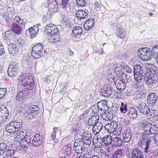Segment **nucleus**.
<instances>
[{
  "label": "nucleus",
  "mask_w": 158,
  "mask_h": 158,
  "mask_svg": "<svg viewBox=\"0 0 158 158\" xmlns=\"http://www.w3.org/2000/svg\"><path fill=\"white\" fill-rule=\"evenodd\" d=\"M152 53L150 49L146 47L140 48L137 53L140 59L144 61L149 60L153 57Z\"/></svg>",
  "instance_id": "f257e3e1"
},
{
  "label": "nucleus",
  "mask_w": 158,
  "mask_h": 158,
  "mask_svg": "<svg viewBox=\"0 0 158 158\" xmlns=\"http://www.w3.org/2000/svg\"><path fill=\"white\" fill-rule=\"evenodd\" d=\"M22 122L13 121L7 124L5 129L7 132L11 134H13L18 132L22 127Z\"/></svg>",
  "instance_id": "f03ea898"
},
{
  "label": "nucleus",
  "mask_w": 158,
  "mask_h": 158,
  "mask_svg": "<svg viewBox=\"0 0 158 158\" xmlns=\"http://www.w3.org/2000/svg\"><path fill=\"white\" fill-rule=\"evenodd\" d=\"M45 33L49 37H54L59 34V31L56 26L52 24H47L44 28Z\"/></svg>",
  "instance_id": "7ed1b4c3"
},
{
  "label": "nucleus",
  "mask_w": 158,
  "mask_h": 158,
  "mask_svg": "<svg viewBox=\"0 0 158 158\" xmlns=\"http://www.w3.org/2000/svg\"><path fill=\"white\" fill-rule=\"evenodd\" d=\"M134 76L137 82H140L143 80L144 71L143 66L141 64H136L133 66Z\"/></svg>",
  "instance_id": "20e7f679"
},
{
  "label": "nucleus",
  "mask_w": 158,
  "mask_h": 158,
  "mask_svg": "<svg viewBox=\"0 0 158 158\" xmlns=\"http://www.w3.org/2000/svg\"><path fill=\"white\" fill-rule=\"evenodd\" d=\"M40 112L39 106L34 105L30 106L24 115L26 117H28L31 119L37 117Z\"/></svg>",
  "instance_id": "39448f33"
},
{
  "label": "nucleus",
  "mask_w": 158,
  "mask_h": 158,
  "mask_svg": "<svg viewBox=\"0 0 158 158\" xmlns=\"http://www.w3.org/2000/svg\"><path fill=\"white\" fill-rule=\"evenodd\" d=\"M107 108V101H102L99 102L98 103L97 105H94L91 107L92 110L95 114L98 113L99 110L101 111H105Z\"/></svg>",
  "instance_id": "423d86ee"
},
{
  "label": "nucleus",
  "mask_w": 158,
  "mask_h": 158,
  "mask_svg": "<svg viewBox=\"0 0 158 158\" xmlns=\"http://www.w3.org/2000/svg\"><path fill=\"white\" fill-rule=\"evenodd\" d=\"M22 82H24L23 86L26 87L27 89L30 90L34 88L35 83L31 75L25 77L22 80Z\"/></svg>",
  "instance_id": "0eeeda50"
},
{
  "label": "nucleus",
  "mask_w": 158,
  "mask_h": 158,
  "mask_svg": "<svg viewBox=\"0 0 158 158\" xmlns=\"http://www.w3.org/2000/svg\"><path fill=\"white\" fill-rule=\"evenodd\" d=\"M138 109L141 113L144 115L146 114L148 115L150 112V110L148 106L144 102H141L138 104Z\"/></svg>",
  "instance_id": "6e6552de"
},
{
  "label": "nucleus",
  "mask_w": 158,
  "mask_h": 158,
  "mask_svg": "<svg viewBox=\"0 0 158 158\" xmlns=\"http://www.w3.org/2000/svg\"><path fill=\"white\" fill-rule=\"evenodd\" d=\"M25 23H23L20 24L15 23V22H13L11 23L12 30L15 34L19 35L21 33L24 26Z\"/></svg>",
  "instance_id": "1a4fd4ad"
},
{
  "label": "nucleus",
  "mask_w": 158,
  "mask_h": 158,
  "mask_svg": "<svg viewBox=\"0 0 158 158\" xmlns=\"http://www.w3.org/2000/svg\"><path fill=\"white\" fill-rule=\"evenodd\" d=\"M118 127V124L116 121H112L110 123L107 124L105 126V128L108 132L113 133L115 131Z\"/></svg>",
  "instance_id": "9d476101"
},
{
  "label": "nucleus",
  "mask_w": 158,
  "mask_h": 158,
  "mask_svg": "<svg viewBox=\"0 0 158 158\" xmlns=\"http://www.w3.org/2000/svg\"><path fill=\"white\" fill-rule=\"evenodd\" d=\"M44 140L43 137L40 136L39 134H36L32 140L31 144L35 147L40 146Z\"/></svg>",
  "instance_id": "9b49d317"
},
{
  "label": "nucleus",
  "mask_w": 158,
  "mask_h": 158,
  "mask_svg": "<svg viewBox=\"0 0 158 158\" xmlns=\"http://www.w3.org/2000/svg\"><path fill=\"white\" fill-rule=\"evenodd\" d=\"M24 139H22L20 141V145L21 147L24 149L27 148L29 145L31 144V139H32L31 136H28L27 137H24Z\"/></svg>",
  "instance_id": "f8f14e48"
},
{
  "label": "nucleus",
  "mask_w": 158,
  "mask_h": 158,
  "mask_svg": "<svg viewBox=\"0 0 158 158\" xmlns=\"http://www.w3.org/2000/svg\"><path fill=\"white\" fill-rule=\"evenodd\" d=\"M157 100L158 101V98L155 93H151L149 94L147 97V101L150 106H154Z\"/></svg>",
  "instance_id": "ddd939ff"
},
{
  "label": "nucleus",
  "mask_w": 158,
  "mask_h": 158,
  "mask_svg": "<svg viewBox=\"0 0 158 158\" xmlns=\"http://www.w3.org/2000/svg\"><path fill=\"white\" fill-rule=\"evenodd\" d=\"M82 32L83 30L80 27H75L73 29L72 35L73 37L78 38L81 35Z\"/></svg>",
  "instance_id": "4468645a"
},
{
  "label": "nucleus",
  "mask_w": 158,
  "mask_h": 158,
  "mask_svg": "<svg viewBox=\"0 0 158 158\" xmlns=\"http://www.w3.org/2000/svg\"><path fill=\"white\" fill-rule=\"evenodd\" d=\"M89 12L88 10H78L76 13V15L77 19H83L88 17Z\"/></svg>",
  "instance_id": "2eb2a0df"
},
{
  "label": "nucleus",
  "mask_w": 158,
  "mask_h": 158,
  "mask_svg": "<svg viewBox=\"0 0 158 158\" xmlns=\"http://www.w3.org/2000/svg\"><path fill=\"white\" fill-rule=\"evenodd\" d=\"M128 113L127 115L128 117L131 119L133 120L136 119L138 116V111L134 107H130L128 110Z\"/></svg>",
  "instance_id": "dca6fc26"
},
{
  "label": "nucleus",
  "mask_w": 158,
  "mask_h": 158,
  "mask_svg": "<svg viewBox=\"0 0 158 158\" xmlns=\"http://www.w3.org/2000/svg\"><path fill=\"white\" fill-rule=\"evenodd\" d=\"M39 31V28L35 26V25H34L33 27L29 28L28 30H27L26 32H28L31 38H34L37 35Z\"/></svg>",
  "instance_id": "f3484780"
},
{
  "label": "nucleus",
  "mask_w": 158,
  "mask_h": 158,
  "mask_svg": "<svg viewBox=\"0 0 158 158\" xmlns=\"http://www.w3.org/2000/svg\"><path fill=\"white\" fill-rule=\"evenodd\" d=\"M8 49L10 53L13 55L16 54L19 52V48L14 44H10L8 45Z\"/></svg>",
  "instance_id": "a211bd4d"
},
{
  "label": "nucleus",
  "mask_w": 158,
  "mask_h": 158,
  "mask_svg": "<svg viewBox=\"0 0 158 158\" xmlns=\"http://www.w3.org/2000/svg\"><path fill=\"white\" fill-rule=\"evenodd\" d=\"M117 32L116 35L118 37L124 39L125 38L126 32L124 31V28L122 26H118L117 27Z\"/></svg>",
  "instance_id": "6ab92c4d"
},
{
  "label": "nucleus",
  "mask_w": 158,
  "mask_h": 158,
  "mask_svg": "<svg viewBox=\"0 0 158 158\" xmlns=\"http://www.w3.org/2000/svg\"><path fill=\"white\" fill-rule=\"evenodd\" d=\"M94 19L92 18H89L86 21L84 25L85 29L87 30L92 28L94 26Z\"/></svg>",
  "instance_id": "aec40b11"
},
{
  "label": "nucleus",
  "mask_w": 158,
  "mask_h": 158,
  "mask_svg": "<svg viewBox=\"0 0 158 158\" xmlns=\"http://www.w3.org/2000/svg\"><path fill=\"white\" fill-rule=\"evenodd\" d=\"M82 141L84 144L89 145L91 143L92 135L91 134H87L86 135H83Z\"/></svg>",
  "instance_id": "412c9836"
},
{
  "label": "nucleus",
  "mask_w": 158,
  "mask_h": 158,
  "mask_svg": "<svg viewBox=\"0 0 158 158\" xmlns=\"http://www.w3.org/2000/svg\"><path fill=\"white\" fill-rule=\"evenodd\" d=\"M103 124L100 122L96 123L93 127L92 131L93 132H95V134H97L99 133L102 129Z\"/></svg>",
  "instance_id": "4be33fe9"
},
{
  "label": "nucleus",
  "mask_w": 158,
  "mask_h": 158,
  "mask_svg": "<svg viewBox=\"0 0 158 158\" xmlns=\"http://www.w3.org/2000/svg\"><path fill=\"white\" fill-rule=\"evenodd\" d=\"M112 143L113 146L120 147L122 145L123 142L120 138L118 137H115L113 138Z\"/></svg>",
  "instance_id": "5701e85b"
},
{
  "label": "nucleus",
  "mask_w": 158,
  "mask_h": 158,
  "mask_svg": "<svg viewBox=\"0 0 158 158\" xmlns=\"http://www.w3.org/2000/svg\"><path fill=\"white\" fill-rule=\"evenodd\" d=\"M99 117L98 116L94 115L91 117L88 120V125L90 126H93L95 125L98 123L99 120Z\"/></svg>",
  "instance_id": "b1692460"
},
{
  "label": "nucleus",
  "mask_w": 158,
  "mask_h": 158,
  "mask_svg": "<svg viewBox=\"0 0 158 158\" xmlns=\"http://www.w3.org/2000/svg\"><path fill=\"white\" fill-rule=\"evenodd\" d=\"M113 114L111 111L106 112L102 115L103 119L106 121L111 120L113 117Z\"/></svg>",
  "instance_id": "393cba45"
},
{
  "label": "nucleus",
  "mask_w": 158,
  "mask_h": 158,
  "mask_svg": "<svg viewBox=\"0 0 158 158\" xmlns=\"http://www.w3.org/2000/svg\"><path fill=\"white\" fill-rule=\"evenodd\" d=\"M131 155V158L143 155L142 151L138 148H135L133 150Z\"/></svg>",
  "instance_id": "a878e982"
},
{
  "label": "nucleus",
  "mask_w": 158,
  "mask_h": 158,
  "mask_svg": "<svg viewBox=\"0 0 158 158\" xmlns=\"http://www.w3.org/2000/svg\"><path fill=\"white\" fill-rule=\"evenodd\" d=\"M44 49L43 45L41 43H38L32 47V50L35 52H43Z\"/></svg>",
  "instance_id": "bb28decb"
},
{
  "label": "nucleus",
  "mask_w": 158,
  "mask_h": 158,
  "mask_svg": "<svg viewBox=\"0 0 158 158\" xmlns=\"http://www.w3.org/2000/svg\"><path fill=\"white\" fill-rule=\"evenodd\" d=\"M112 139L111 136L106 135L102 139V142L106 145H110L112 143Z\"/></svg>",
  "instance_id": "cd10ccee"
},
{
  "label": "nucleus",
  "mask_w": 158,
  "mask_h": 158,
  "mask_svg": "<svg viewBox=\"0 0 158 158\" xmlns=\"http://www.w3.org/2000/svg\"><path fill=\"white\" fill-rule=\"evenodd\" d=\"M85 148L84 147L78 144L76 145L75 143L74 144V149L75 152L78 154L82 153L83 151L85 150Z\"/></svg>",
  "instance_id": "c85d7f7f"
},
{
  "label": "nucleus",
  "mask_w": 158,
  "mask_h": 158,
  "mask_svg": "<svg viewBox=\"0 0 158 158\" xmlns=\"http://www.w3.org/2000/svg\"><path fill=\"white\" fill-rule=\"evenodd\" d=\"M149 88H154L157 86V82L155 80H151L145 82Z\"/></svg>",
  "instance_id": "c756f323"
},
{
  "label": "nucleus",
  "mask_w": 158,
  "mask_h": 158,
  "mask_svg": "<svg viewBox=\"0 0 158 158\" xmlns=\"http://www.w3.org/2000/svg\"><path fill=\"white\" fill-rule=\"evenodd\" d=\"M145 67L148 69V70L150 72V73H151L154 74L155 73H156V68L153 64L148 63L145 65Z\"/></svg>",
  "instance_id": "7c9ffc66"
},
{
  "label": "nucleus",
  "mask_w": 158,
  "mask_h": 158,
  "mask_svg": "<svg viewBox=\"0 0 158 158\" xmlns=\"http://www.w3.org/2000/svg\"><path fill=\"white\" fill-rule=\"evenodd\" d=\"M7 145L5 143L0 144V156H2L7 150Z\"/></svg>",
  "instance_id": "2f4dec72"
},
{
  "label": "nucleus",
  "mask_w": 158,
  "mask_h": 158,
  "mask_svg": "<svg viewBox=\"0 0 158 158\" xmlns=\"http://www.w3.org/2000/svg\"><path fill=\"white\" fill-rule=\"evenodd\" d=\"M43 52H35L31 50V56L34 59H38L42 57L43 55Z\"/></svg>",
  "instance_id": "473e14b6"
},
{
  "label": "nucleus",
  "mask_w": 158,
  "mask_h": 158,
  "mask_svg": "<svg viewBox=\"0 0 158 158\" xmlns=\"http://www.w3.org/2000/svg\"><path fill=\"white\" fill-rule=\"evenodd\" d=\"M152 74L150 72H146L143 75L145 82L152 79L153 77Z\"/></svg>",
  "instance_id": "72a5a7b5"
},
{
  "label": "nucleus",
  "mask_w": 158,
  "mask_h": 158,
  "mask_svg": "<svg viewBox=\"0 0 158 158\" xmlns=\"http://www.w3.org/2000/svg\"><path fill=\"white\" fill-rule=\"evenodd\" d=\"M18 70L8 68L7 70L8 75L10 77H14L17 75Z\"/></svg>",
  "instance_id": "f704fd0d"
},
{
  "label": "nucleus",
  "mask_w": 158,
  "mask_h": 158,
  "mask_svg": "<svg viewBox=\"0 0 158 158\" xmlns=\"http://www.w3.org/2000/svg\"><path fill=\"white\" fill-rule=\"evenodd\" d=\"M123 153L121 149H119L114 152L111 158H121Z\"/></svg>",
  "instance_id": "c9c22d12"
},
{
  "label": "nucleus",
  "mask_w": 158,
  "mask_h": 158,
  "mask_svg": "<svg viewBox=\"0 0 158 158\" xmlns=\"http://www.w3.org/2000/svg\"><path fill=\"white\" fill-rule=\"evenodd\" d=\"M48 6L50 10L53 13L57 12L58 10V4L56 5H54L53 4L49 3L48 4Z\"/></svg>",
  "instance_id": "e433bc0d"
},
{
  "label": "nucleus",
  "mask_w": 158,
  "mask_h": 158,
  "mask_svg": "<svg viewBox=\"0 0 158 158\" xmlns=\"http://www.w3.org/2000/svg\"><path fill=\"white\" fill-rule=\"evenodd\" d=\"M113 93L111 91H108L104 89H102L101 91V94L105 97H109Z\"/></svg>",
  "instance_id": "4c0bfd02"
},
{
  "label": "nucleus",
  "mask_w": 158,
  "mask_h": 158,
  "mask_svg": "<svg viewBox=\"0 0 158 158\" xmlns=\"http://www.w3.org/2000/svg\"><path fill=\"white\" fill-rule=\"evenodd\" d=\"M18 64L16 62L15 60H12L10 63L8 68L18 70Z\"/></svg>",
  "instance_id": "58836bf2"
},
{
  "label": "nucleus",
  "mask_w": 158,
  "mask_h": 158,
  "mask_svg": "<svg viewBox=\"0 0 158 158\" xmlns=\"http://www.w3.org/2000/svg\"><path fill=\"white\" fill-rule=\"evenodd\" d=\"M153 56H158V45H155L152 47L151 50Z\"/></svg>",
  "instance_id": "ea45409f"
},
{
  "label": "nucleus",
  "mask_w": 158,
  "mask_h": 158,
  "mask_svg": "<svg viewBox=\"0 0 158 158\" xmlns=\"http://www.w3.org/2000/svg\"><path fill=\"white\" fill-rule=\"evenodd\" d=\"M28 93H25V91H19L18 92L16 97V99L18 101H20L21 99L23 98V96L25 94L27 95Z\"/></svg>",
  "instance_id": "a19ab883"
},
{
  "label": "nucleus",
  "mask_w": 158,
  "mask_h": 158,
  "mask_svg": "<svg viewBox=\"0 0 158 158\" xmlns=\"http://www.w3.org/2000/svg\"><path fill=\"white\" fill-rule=\"evenodd\" d=\"M110 154V149H106L104 152H102L101 156L102 158H108Z\"/></svg>",
  "instance_id": "79ce46f5"
},
{
  "label": "nucleus",
  "mask_w": 158,
  "mask_h": 158,
  "mask_svg": "<svg viewBox=\"0 0 158 158\" xmlns=\"http://www.w3.org/2000/svg\"><path fill=\"white\" fill-rule=\"evenodd\" d=\"M14 22H15V23L22 24L23 23H25V21L22 19L21 17L18 16H15L14 18Z\"/></svg>",
  "instance_id": "37998d69"
},
{
  "label": "nucleus",
  "mask_w": 158,
  "mask_h": 158,
  "mask_svg": "<svg viewBox=\"0 0 158 158\" xmlns=\"http://www.w3.org/2000/svg\"><path fill=\"white\" fill-rule=\"evenodd\" d=\"M3 107L4 108L3 110H2V108H0V113L3 114L4 115L6 114L5 118V119H8L9 114L8 110L6 107L4 106Z\"/></svg>",
  "instance_id": "c03bdc74"
},
{
  "label": "nucleus",
  "mask_w": 158,
  "mask_h": 158,
  "mask_svg": "<svg viewBox=\"0 0 158 158\" xmlns=\"http://www.w3.org/2000/svg\"><path fill=\"white\" fill-rule=\"evenodd\" d=\"M117 86L119 88V89L122 90H124L126 87V85L125 83L123 82L122 81H120L117 85Z\"/></svg>",
  "instance_id": "a18cd8bd"
},
{
  "label": "nucleus",
  "mask_w": 158,
  "mask_h": 158,
  "mask_svg": "<svg viewBox=\"0 0 158 158\" xmlns=\"http://www.w3.org/2000/svg\"><path fill=\"white\" fill-rule=\"evenodd\" d=\"M7 89L6 88H0V99H2L6 94Z\"/></svg>",
  "instance_id": "49530a36"
},
{
  "label": "nucleus",
  "mask_w": 158,
  "mask_h": 158,
  "mask_svg": "<svg viewBox=\"0 0 158 158\" xmlns=\"http://www.w3.org/2000/svg\"><path fill=\"white\" fill-rule=\"evenodd\" d=\"M143 130L145 132H149V133L147 134L149 135L153 134L152 132H151V131H152L154 130V129H153L152 127H150L145 126Z\"/></svg>",
  "instance_id": "de8ad7c7"
},
{
  "label": "nucleus",
  "mask_w": 158,
  "mask_h": 158,
  "mask_svg": "<svg viewBox=\"0 0 158 158\" xmlns=\"http://www.w3.org/2000/svg\"><path fill=\"white\" fill-rule=\"evenodd\" d=\"M113 86H112L110 84L106 85L104 86L103 88L102 89H104L106 90L111 91L112 92H115L114 90H113Z\"/></svg>",
  "instance_id": "09e8293b"
},
{
  "label": "nucleus",
  "mask_w": 158,
  "mask_h": 158,
  "mask_svg": "<svg viewBox=\"0 0 158 158\" xmlns=\"http://www.w3.org/2000/svg\"><path fill=\"white\" fill-rule=\"evenodd\" d=\"M77 5L81 7H84L86 5V2L85 0H76Z\"/></svg>",
  "instance_id": "8fccbe9b"
},
{
  "label": "nucleus",
  "mask_w": 158,
  "mask_h": 158,
  "mask_svg": "<svg viewBox=\"0 0 158 158\" xmlns=\"http://www.w3.org/2000/svg\"><path fill=\"white\" fill-rule=\"evenodd\" d=\"M12 33H11L9 31H7L5 33V37L6 39L11 40L12 39Z\"/></svg>",
  "instance_id": "3c124183"
},
{
  "label": "nucleus",
  "mask_w": 158,
  "mask_h": 158,
  "mask_svg": "<svg viewBox=\"0 0 158 158\" xmlns=\"http://www.w3.org/2000/svg\"><path fill=\"white\" fill-rule=\"evenodd\" d=\"M94 5L96 9H99V10L101 7V2H99L95 1Z\"/></svg>",
  "instance_id": "603ef678"
},
{
  "label": "nucleus",
  "mask_w": 158,
  "mask_h": 158,
  "mask_svg": "<svg viewBox=\"0 0 158 158\" xmlns=\"http://www.w3.org/2000/svg\"><path fill=\"white\" fill-rule=\"evenodd\" d=\"M5 53V50L2 42L0 41V55H2Z\"/></svg>",
  "instance_id": "864d4df0"
},
{
  "label": "nucleus",
  "mask_w": 158,
  "mask_h": 158,
  "mask_svg": "<svg viewBox=\"0 0 158 158\" xmlns=\"http://www.w3.org/2000/svg\"><path fill=\"white\" fill-rule=\"evenodd\" d=\"M120 110L122 114H125L127 111V106H125L124 107H120Z\"/></svg>",
  "instance_id": "5fc2aeb1"
},
{
  "label": "nucleus",
  "mask_w": 158,
  "mask_h": 158,
  "mask_svg": "<svg viewBox=\"0 0 158 158\" xmlns=\"http://www.w3.org/2000/svg\"><path fill=\"white\" fill-rule=\"evenodd\" d=\"M157 154H158V152H157L156 150H151V151L148 153V154L150 156H155Z\"/></svg>",
  "instance_id": "6e6d98bb"
},
{
  "label": "nucleus",
  "mask_w": 158,
  "mask_h": 158,
  "mask_svg": "<svg viewBox=\"0 0 158 158\" xmlns=\"http://www.w3.org/2000/svg\"><path fill=\"white\" fill-rule=\"evenodd\" d=\"M124 68H125V71L129 73H131V68L128 65H126L125 67V66H124L123 67V68L124 69Z\"/></svg>",
  "instance_id": "4d7b16f0"
},
{
  "label": "nucleus",
  "mask_w": 158,
  "mask_h": 158,
  "mask_svg": "<svg viewBox=\"0 0 158 158\" xmlns=\"http://www.w3.org/2000/svg\"><path fill=\"white\" fill-rule=\"evenodd\" d=\"M49 3H51L53 4L54 5H56V4H58L56 1V0H48L47 2V4H49Z\"/></svg>",
  "instance_id": "13d9d810"
},
{
  "label": "nucleus",
  "mask_w": 158,
  "mask_h": 158,
  "mask_svg": "<svg viewBox=\"0 0 158 158\" xmlns=\"http://www.w3.org/2000/svg\"><path fill=\"white\" fill-rule=\"evenodd\" d=\"M57 128H54L53 129V132L52 134L51 137L52 139H55L56 137V132L55 130V129H57Z\"/></svg>",
  "instance_id": "bf43d9fd"
},
{
  "label": "nucleus",
  "mask_w": 158,
  "mask_h": 158,
  "mask_svg": "<svg viewBox=\"0 0 158 158\" xmlns=\"http://www.w3.org/2000/svg\"><path fill=\"white\" fill-rule=\"evenodd\" d=\"M154 138L155 142L158 145V133L154 135Z\"/></svg>",
  "instance_id": "052dcab7"
},
{
  "label": "nucleus",
  "mask_w": 158,
  "mask_h": 158,
  "mask_svg": "<svg viewBox=\"0 0 158 158\" xmlns=\"http://www.w3.org/2000/svg\"><path fill=\"white\" fill-rule=\"evenodd\" d=\"M131 139V138H130L129 137H124V138H123V141L124 142L128 143L130 141Z\"/></svg>",
  "instance_id": "680f3d73"
},
{
  "label": "nucleus",
  "mask_w": 158,
  "mask_h": 158,
  "mask_svg": "<svg viewBox=\"0 0 158 158\" xmlns=\"http://www.w3.org/2000/svg\"><path fill=\"white\" fill-rule=\"evenodd\" d=\"M125 137H129L131 138V137L132 135V133L130 131L129 132L125 133Z\"/></svg>",
  "instance_id": "e2e57ef3"
},
{
  "label": "nucleus",
  "mask_w": 158,
  "mask_h": 158,
  "mask_svg": "<svg viewBox=\"0 0 158 158\" xmlns=\"http://www.w3.org/2000/svg\"><path fill=\"white\" fill-rule=\"evenodd\" d=\"M151 141V140L150 139H148L147 141H146V142H145L146 143L145 150H147L148 147L149 146V144L150 143Z\"/></svg>",
  "instance_id": "0e129e2a"
},
{
  "label": "nucleus",
  "mask_w": 158,
  "mask_h": 158,
  "mask_svg": "<svg viewBox=\"0 0 158 158\" xmlns=\"http://www.w3.org/2000/svg\"><path fill=\"white\" fill-rule=\"evenodd\" d=\"M153 150V149H152V148H151L150 147H149V146L148 147L147 150H145V148L144 149V152L148 153L149 152H150V151H151V150Z\"/></svg>",
  "instance_id": "69168bd1"
},
{
  "label": "nucleus",
  "mask_w": 158,
  "mask_h": 158,
  "mask_svg": "<svg viewBox=\"0 0 158 158\" xmlns=\"http://www.w3.org/2000/svg\"><path fill=\"white\" fill-rule=\"evenodd\" d=\"M87 114H81L80 115V119H84L87 116Z\"/></svg>",
  "instance_id": "338daca9"
},
{
  "label": "nucleus",
  "mask_w": 158,
  "mask_h": 158,
  "mask_svg": "<svg viewBox=\"0 0 158 158\" xmlns=\"http://www.w3.org/2000/svg\"><path fill=\"white\" fill-rule=\"evenodd\" d=\"M147 135V134L144 135L143 137V139L144 143L146 142V141L148 139V138Z\"/></svg>",
  "instance_id": "774afa93"
}]
</instances>
